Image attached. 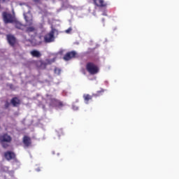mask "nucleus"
I'll return each mask as SVG.
<instances>
[{"instance_id":"nucleus-18","label":"nucleus","mask_w":179,"mask_h":179,"mask_svg":"<svg viewBox=\"0 0 179 179\" xmlns=\"http://www.w3.org/2000/svg\"><path fill=\"white\" fill-rule=\"evenodd\" d=\"M55 73H57V75H59V73H61V69H59L58 68H55Z\"/></svg>"},{"instance_id":"nucleus-9","label":"nucleus","mask_w":179,"mask_h":179,"mask_svg":"<svg viewBox=\"0 0 179 179\" xmlns=\"http://www.w3.org/2000/svg\"><path fill=\"white\" fill-rule=\"evenodd\" d=\"M76 55L77 53L75 51L69 52L64 55V60L69 61L70 59H72V58H76Z\"/></svg>"},{"instance_id":"nucleus-19","label":"nucleus","mask_w":179,"mask_h":179,"mask_svg":"<svg viewBox=\"0 0 179 179\" xmlns=\"http://www.w3.org/2000/svg\"><path fill=\"white\" fill-rule=\"evenodd\" d=\"M10 106V103H9V102L6 101L4 105V107H5V108H9Z\"/></svg>"},{"instance_id":"nucleus-16","label":"nucleus","mask_w":179,"mask_h":179,"mask_svg":"<svg viewBox=\"0 0 179 179\" xmlns=\"http://www.w3.org/2000/svg\"><path fill=\"white\" fill-rule=\"evenodd\" d=\"M35 29L34 27H29L26 29V33H31L34 31Z\"/></svg>"},{"instance_id":"nucleus-7","label":"nucleus","mask_w":179,"mask_h":179,"mask_svg":"<svg viewBox=\"0 0 179 179\" xmlns=\"http://www.w3.org/2000/svg\"><path fill=\"white\" fill-rule=\"evenodd\" d=\"M55 32L54 31H50L49 33H48L45 36H44V41L45 43H52L55 40L54 37Z\"/></svg>"},{"instance_id":"nucleus-4","label":"nucleus","mask_w":179,"mask_h":179,"mask_svg":"<svg viewBox=\"0 0 179 179\" xmlns=\"http://www.w3.org/2000/svg\"><path fill=\"white\" fill-rule=\"evenodd\" d=\"M86 69L90 75H96V73H99V67L92 62L87 63Z\"/></svg>"},{"instance_id":"nucleus-15","label":"nucleus","mask_w":179,"mask_h":179,"mask_svg":"<svg viewBox=\"0 0 179 179\" xmlns=\"http://www.w3.org/2000/svg\"><path fill=\"white\" fill-rule=\"evenodd\" d=\"M14 23H15V29H18V30H23V29L24 28V26L23 25V24H21L17 21H15Z\"/></svg>"},{"instance_id":"nucleus-13","label":"nucleus","mask_w":179,"mask_h":179,"mask_svg":"<svg viewBox=\"0 0 179 179\" xmlns=\"http://www.w3.org/2000/svg\"><path fill=\"white\" fill-rule=\"evenodd\" d=\"M10 103L13 107H17V106H20V99L15 96L10 100Z\"/></svg>"},{"instance_id":"nucleus-17","label":"nucleus","mask_w":179,"mask_h":179,"mask_svg":"<svg viewBox=\"0 0 179 179\" xmlns=\"http://www.w3.org/2000/svg\"><path fill=\"white\" fill-rule=\"evenodd\" d=\"M29 15V13H24V17L26 22H29L30 20V17H29V15Z\"/></svg>"},{"instance_id":"nucleus-2","label":"nucleus","mask_w":179,"mask_h":179,"mask_svg":"<svg viewBox=\"0 0 179 179\" xmlns=\"http://www.w3.org/2000/svg\"><path fill=\"white\" fill-rule=\"evenodd\" d=\"M53 62H55V59H46L45 60H37L35 62V65L38 69H47L48 65H51V64H53Z\"/></svg>"},{"instance_id":"nucleus-23","label":"nucleus","mask_w":179,"mask_h":179,"mask_svg":"<svg viewBox=\"0 0 179 179\" xmlns=\"http://www.w3.org/2000/svg\"><path fill=\"white\" fill-rule=\"evenodd\" d=\"M0 129H1V126H0Z\"/></svg>"},{"instance_id":"nucleus-11","label":"nucleus","mask_w":179,"mask_h":179,"mask_svg":"<svg viewBox=\"0 0 179 179\" xmlns=\"http://www.w3.org/2000/svg\"><path fill=\"white\" fill-rule=\"evenodd\" d=\"M22 142L26 146V148H29V146H31V138L27 136H24L22 139Z\"/></svg>"},{"instance_id":"nucleus-10","label":"nucleus","mask_w":179,"mask_h":179,"mask_svg":"<svg viewBox=\"0 0 179 179\" xmlns=\"http://www.w3.org/2000/svg\"><path fill=\"white\" fill-rule=\"evenodd\" d=\"M94 3L98 8H106L107 3L104 2V0H93Z\"/></svg>"},{"instance_id":"nucleus-14","label":"nucleus","mask_w":179,"mask_h":179,"mask_svg":"<svg viewBox=\"0 0 179 179\" xmlns=\"http://www.w3.org/2000/svg\"><path fill=\"white\" fill-rule=\"evenodd\" d=\"M30 54L35 58H40V57H41V53L38 50H31Z\"/></svg>"},{"instance_id":"nucleus-21","label":"nucleus","mask_w":179,"mask_h":179,"mask_svg":"<svg viewBox=\"0 0 179 179\" xmlns=\"http://www.w3.org/2000/svg\"><path fill=\"white\" fill-rule=\"evenodd\" d=\"M72 31V29L69 28L68 29L66 30V33H71Z\"/></svg>"},{"instance_id":"nucleus-3","label":"nucleus","mask_w":179,"mask_h":179,"mask_svg":"<svg viewBox=\"0 0 179 179\" xmlns=\"http://www.w3.org/2000/svg\"><path fill=\"white\" fill-rule=\"evenodd\" d=\"M104 92H105L104 89L101 88V90L97 91L96 94H92V95H90L89 94H85L83 95V99L85 101V103L89 104L90 100H92L93 97H99V96H102Z\"/></svg>"},{"instance_id":"nucleus-20","label":"nucleus","mask_w":179,"mask_h":179,"mask_svg":"<svg viewBox=\"0 0 179 179\" xmlns=\"http://www.w3.org/2000/svg\"><path fill=\"white\" fill-rule=\"evenodd\" d=\"M35 3H41V0H33Z\"/></svg>"},{"instance_id":"nucleus-6","label":"nucleus","mask_w":179,"mask_h":179,"mask_svg":"<svg viewBox=\"0 0 179 179\" xmlns=\"http://www.w3.org/2000/svg\"><path fill=\"white\" fill-rule=\"evenodd\" d=\"M6 38H7V41H8V44L11 47H14L15 45H16V43H17V39H16V37L14 36V35L7 34Z\"/></svg>"},{"instance_id":"nucleus-5","label":"nucleus","mask_w":179,"mask_h":179,"mask_svg":"<svg viewBox=\"0 0 179 179\" xmlns=\"http://www.w3.org/2000/svg\"><path fill=\"white\" fill-rule=\"evenodd\" d=\"M2 16L3 20L6 24H8V23H15V17L11 13L3 12Z\"/></svg>"},{"instance_id":"nucleus-12","label":"nucleus","mask_w":179,"mask_h":179,"mask_svg":"<svg viewBox=\"0 0 179 179\" xmlns=\"http://www.w3.org/2000/svg\"><path fill=\"white\" fill-rule=\"evenodd\" d=\"M52 103H53L55 107H57L58 108H62V107H64V103L58 99H52Z\"/></svg>"},{"instance_id":"nucleus-8","label":"nucleus","mask_w":179,"mask_h":179,"mask_svg":"<svg viewBox=\"0 0 179 179\" xmlns=\"http://www.w3.org/2000/svg\"><path fill=\"white\" fill-rule=\"evenodd\" d=\"M4 157L8 162H10V160H16V154L12 151H7L4 152Z\"/></svg>"},{"instance_id":"nucleus-1","label":"nucleus","mask_w":179,"mask_h":179,"mask_svg":"<svg viewBox=\"0 0 179 179\" xmlns=\"http://www.w3.org/2000/svg\"><path fill=\"white\" fill-rule=\"evenodd\" d=\"M12 136L9 135L8 133H3L0 136V143L1 144L2 148L3 149H6L7 148H9V144L12 143Z\"/></svg>"},{"instance_id":"nucleus-22","label":"nucleus","mask_w":179,"mask_h":179,"mask_svg":"<svg viewBox=\"0 0 179 179\" xmlns=\"http://www.w3.org/2000/svg\"><path fill=\"white\" fill-rule=\"evenodd\" d=\"M36 171H41L40 168H38V169H36Z\"/></svg>"}]
</instances>
